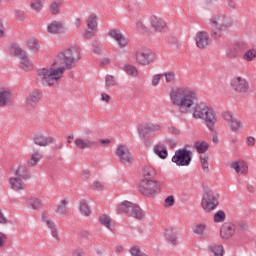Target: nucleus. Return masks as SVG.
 Returning a JSON list of instances; mask_svg holds the SVG:
<instances>
[{
	"label": "nucleus",
	"mask_w": 256,
	"mask_h": 256,
	"mask_svg": "<svg viewBox=\"0 0 256 256\" xmlns=\"http://www.w3.org/2000/svg\"><path fill=\"white\" fill-rule=\"evenodd\" d=\"M169 97L171 104L178 107L180 113L184 115L192 113L193 119H203L209 131H214L218 119L217 112L206 103L195 104L197 101L195 90L179 86L171 90Z\"/></svg>",
	"instance_id": "f257e3e1"
},
{
	"label": "nucleus",
	"mask_w": 256,
	"mask_h": 256,
	"mask_svg": "<svg viewBox=\"0 0 256 256\" xmlns=\"http://www.w3.org/2000/svg\"><path fill=\"white\" fill-rule=\"evenodd\" d=\"M81 60V48L79 46H72L63 52H60L56 57L53 65L60 67L65 65L66 69H71Z\"/></svg>",
	"instance_id": "f03ea898"
},
{
	"label": "nucleus",
	"mask_w": 256,
	"mask_h": 256,
	"mask_svg": "<svg viewBox=\"0 0 256 256\" xmlns=\"http://www.w3.org/2000/svg\"><path fill=\"white\" fill-rule=\"evenodd\" d=\"M63 73H65V68H40L37 71V75L42 82L43 85L47 87H53L57 81H59L63 77Z\"/></svg>",
	"instance_id": "7ed1b4c3"
},
{
	"label": "nucleus",
	"mask_w": 256,
	"mask_h": 256,
	"mask_svg": "<svg viewBox=\"0 0 256 256\" xmlns=\"http://www.w3.org/2000/svg\"><path fill=\"white\" fill-rule=\"evenodd\" d=\"M210 25H212L211 36L213 39H220L223 33L229 29L231 25V18L224 15H216L210 19Z\"/></svg>",
	"instance_id": "20e7f679"
},
{
	"label": "nucleus",
	"mask_w": 256,
	"mask_h": 256,
	"mask_svg": "<svg viewBox=\"0 0 256 256\" xmlns=\"http://www.w3.org/2000/svg\"><path fill=\"white\" fill-rule=\"evenodd\" d=\"M139 191L146 197L157 195L161 191V183L157 180L143 179L139 183Z\"/></svg>",
	"instance_id": "39448f33"
},
{
	"label": "nucleus",
	"mask_w": 256,
	"mask_h": 256,
	"mask_svg": "<svg viewBox=\"0 0 256 256\" xmlns=\"http://www.w3.org/2000/svg\"><path fill=\"white\" fill-rule=\"evenodd\" d=\"M193 160V152L185 148L175 151L172 157V163H175L178 167H189L191 161Z\"/></svg>",
	"instance_id": "423d86ee"
},
{
	"label": "nucleus",
	"mask_w": 256,
	"mask_h": 256,
	"mask_svg": "<svg viewBox=\"0 0 256 256\" xmlns=\"http://www.w3.org/2000/svg\"><path fill=\"white\" fill-rule=\"evenodd\" d=\"M118 209L120 213H125L130 217H134V219H143V211L137 204L124 201L119 205Z\"/></svg>",
	"instance_id": "0eeeda50"
},
{
	"label": "nucleus",
	"mask_w": 256,
	"mask_h": 256,
	"mask_svg": "<svg viewBox=\"0 0 256 256\" xmlns=\"http://www.w3.org/2000/svg\"><path fill=\"white\" fill-rule=\"evenodd\" d=\"M136 61L139 65H151L155 61V54L148 47H141L136 51Z\"/></svg>",
	"instance_id": "6e6552de"
},
{
	"label": "nucleus",
	"mask_w": 256,
	"mask_h": 256,
	"mask_svg": "<svg viewBox=\"0 0 256 256\" xmlns=\"http://www.w3.org/2000/svg\"><path fill=\"white\" fill-rule=\"evenodd\" d=\"M159 131H161L159 124L142 125L138 129L139 137L144 143L147 142L148 139L155 137V134L159 133Z\"/></svg>",
	"instance_id": "1a4fd4ad"
},
{
	"label": "nucleus",
	"mask_w": 256,
	"mask_h": 256,
	"mask_svg": "<svg viewBox=\"0 0 256 256\" xmlns=\"http://www.w3.org/2000/svg\"><path fill=\"white\" fill-rule=\"evenodd\" d=\"M201 205L205 213H212L219 206V199L213 192H206L202 198Z\"/></svg>",
	"instance_id": "9d476101"
},
{
	"label": "nucleus",
	"mask_w": 256,
	"mask_h": 256,
	"mask_svg": "<svg viewBox=\"0 0 256 256\" xmlns=\"http://www.w3.org/2000/svg\"><path fill=\"white\" fill-rule=\"evenodd\" d=\"M230 87L235 93H239L240 95L249 93V81H247L243 76H234L231 79Z\"/></svg>",
	"instance_id": "9b49d317"
},
{
	"label": "nucleus",
	"mask_w": 256,
	"mask_h": 256,
	"mask_svg": "<svg viewBox=\"0 0 256 256\" xmlns=\"http://www.w3.org/2000/svg\"><path fill=\"white\" fill-rule=\"evenodd\" d=\"M116 156L118 157L120 163H123V165L133 163V155H131V151H129V147L126 145L119 144L116 147Z\"/></svg>",
	"instance_id": "f8f14e48"
},
{
	"label": "nucleus",
	"mask_w": 256,
	"mask_h": 256,
	"mask_svg": "<svg viewBox=\"0 0 256 256\" xmlns=\"http://www.w3.org/2000/svg\"><path fill=\"white\" fill-rule=\"evenodd\" d=\"M11 53H12V55H15L16 57H19L20 65H21L22 69H25L26 71L33 69V65L31 64L29 57H27V54H25L23 52L21 47L13 46L11 49Z\"/></svg>",
	"instance_id": "ddd939ff"
},
{
	"label": "nucleus",
	"mask_w": 256,
	"mask_h": 256,
	"mask_svg": "<svg viewBox=\"0 0 256 256\" xmlns=\"http://www.w3.org/2000/svg\"><path fill=\"white\" fill-rule=\"evenodd\" d=\"M235 233H237V224L233 222H225L220 229V237L226 241L235 237Z\"/></svg>",
	"instance_id": "4468645a"
},
{
	"label": "nucleus",
	"mask_w": 256,
	"mask_h": 256,
	"mask_svg": "<svg viewBox=\"0 0 256 256\" xmlns=\"http://www.w3.org/2000/svg\"><path fill=\"white\" fill-rule=\"evenodd\" d=\"M109 36L114 39L115 42L118 43L119 47H121V49H125V47H127V45H129V40L124 37V35L121 33V31L117 30V29H112L109 31Z\"/></svg>",
	"instance_id": "2eb2a0df"
},
{
	"label": "nucleus",
	"mask_w": 256,
	"mask_h": 256,
	"mask_svg": "<svg viewBox=\"0 0 256 256\" xmlns=\"http://www.w3.org/2000/svg\"><path fill=\"white\" fill-rule=\"evenodd\" d=\"M231 168L235 171L236 175L245 176L249 173V165L244 160H238L231 163Z\"/></svg>",
	"instance_id": "dca6fc26"
},
{
	"label": "nucleus",
	"mask_w": 256,
	"mask_h": 256,
	"mask_svg": "<svg viewBox=\"0 0 256 256\" xmlns=\"http://www.w3.org/2000/svg\"><path fill=\"white\" fill-rule=\"evenodd\" d=\"M209 43H211V39L207 32L200 31L196 34V47L198 49H206V47H209Z\"/></svg>",
	"instance_id": "f3484780"
},
{
	"label": "nucleus",
	"mask_w": 256,
	"mask_h": 256,
	"mask_svg": "<svg viewBox=\"0 0 256 256\" xmlns=\"http://www.w3.org/2000/svg\"><path fill=\"white\" fill-rule=\"evenodd\" d=\"M74 143L77 149H93L98 145L97 141L91 138H76Z\"/></svg>",
	"instance_id": "a211bd4d"
},
{
	"label": "nucleus",
	"mask_w": 256,
	"mask_h": 256,
	"mask_svg": "<svg viewBox=\"0 0 256 256\" xmlns=\"http://www.w3.org/2000/svg\"><path fill=\"white\" fill-rule=\"evenodd\" d=\"M23 178H19L17 176L10 177L9 184L13 191H16L17 193H21V191H25L26 184L22 180Z\"/></svg>",
	"instance_id": "6ab92c4d"
},
{
	"label": "nucleus",
	"mask_w": 256,
	"mask_h": 256,
	"mask_svg": "<svg viewBox=\"0 0 256 256\" xmlns=\"http://www.w3.org/2000/svg\"><path fill=\"white\" fill-rule=\"evenodd\" d=\"M241 53H243V44L241 43L234 44L226 50L228 59H237Z\"/></svg>",
	"instance_id": "aec40b11"
},
{
	"label": "nucleus",
	"mask_w": 256,
	"mask_h": 256,
	"mask_svg": "<svg viewBox=\"0 0 256 256\" xmlns=\"http://www.w3.org/2000/svg\"><path fill=\"white\" fill-rule=\"evenodd\" d=\"M150 24L151 27H153L154 31H156V33H161V31L167 30V24L165 23V21H163V19L159 17L152 16L150 18Z\"/></svg>",
	"instance_id": "412c9836"
},
{
	"label": "nucleus",
	"mask_w": 256,
	"mask_h": 256,
	"mask_svg": "<svg viewBox=\"0 0 256 256\" xmlns=\"http://www.w3.org/2000/svg\"><path fill=\"white\" fill-rule=\"evenodd\" d=\"M40 99H41V92L39 91L31 92L25 101V105L27 109H33V107H35V105L39 103Z\"/></svg>",
	"instance_id": "4be33fe9"
},
{
	"label": "nucleus",
	"mask_w": 256,
	"mask_h": 256,
	"mask_svg": "<svg viewBox=\"0 0 256 256\" xmlns=\"http://www.w3.org/2000/svg\"><path fill=\"white\" fill-rule=\"evenodd\" d=\"M55 142V138L52 136H43L38 134L34 137V143L39 145L40 147H47V145H51Z\"/></svg>",
	"instance_id": "5701e85b"
},
{
	"label": "nucleus",
	"mask_w": 256,
	"mask_h": 256,
	"mask_svg": "<svg viewBox=\"0 0 256 256\" xmlns=\"http://www.w3.org/2000/svg\"><path fill=\"white\" fill-rule=\"evenodd\" d=\"M153 153L159 157V159H167L169 157V152L167 151V147L164 146V144H156L153 147Z\"/></svg>",
	"instance_id": "b1692460"
},
{
	"label": "nucleus",
	"mask_w": 256,
	"mask_h": 256,
	"mask_svg": "<svg viewBox=\"0 0 256 256\" xmlns=\"http://www.w3.org/2000/svg\"><path fill=\"white\" fill-rule=\"evenodd\" d=\"M43 221L46 223L47 227L50 229L51 235L53 239H56V241H59V232L57 231V226L55 225V222L51 221L47 216H43Z\"/></svg>",
	"instance_id": "393cba45"
},
{
	"label": "nucleus",
	"mask_w": 256,
	"mask_h": 256,
	"mask_svg": "<svg viewBox=\"0 0 256 256\" xmlns=\"http://www.w3.org/2000/svg\"><path fill=\"white\" fill-rule=\"evenodd\" d=\"M13 99V94L7 90H0V107L9 105Z\"/></svg>",
	"instance_id": "a878e982"
},
{
	"label": "nucleus",
	"mask_w": 256,
	"mask_h": 256,
	"mask_svg": "<svg viewBox=\"0 0 256 256\" xmlns=\"http://www.w3.org/2000/svg\"><path fill=\"white\" fill-rule=\"evenodd\" d=\"M48 33H63L65 31V25L62 22H52L47 27Z\"/></svg>",
	"instance_id": "bb28decb"
},
{
	"label": "nucleus",
	"mask_w": 256,
	"mask_h": 256,
	"mask_svg": "<svg viewBox=\"0 0 256 256\" xmlns=\"http://www.w3.org/2000/svg\"><path fill=\"white\" fill-rule=\"evenodd\" d=\"M206 229H207V224L205 223H198L192 227V231L194 235H197V237H200V239H203V237H205Z\"/></svg>",
	"instance_id": "cd10ccee"
},
{
	"label": "nucleus",
	"mask_w": 256,
	"mask_h": 256,
	"mask_svg": "<svg viewBox=\"0 0 256 256\" xmlns=\"http://www.w3.org/2000/svg\"><path fill=\"white\" fill-rule=\"evenodd\" d=\"M67 205H69V200H61L56 209L57 215H59L60 217H65V215L69 213V208H67Z\"/></svg>",
	"instance_id": "c85d7f7f"
},
{
	"label": "nucleus",
	"mask_w": 256,
	"mask_h": 256,
	"mask_svg": "<svg viewBox=\"0 0 256 256\" xmlns=\"http://www.w3.org/2000/svg\"><path fill=\"white\" fill-rule=\"evenodd\" d=\"M193 148L200 154L207 153L209 151V143L207 141L197 140L194 142Z\"/></svg>",
	"instance_id": "c756f323"
},
{
	"label": "nucleus",
	"mask_w": 256,
	"mask_h": 256,
	"mask_svg": "<svg viewBox=\"0 0 256 256\" xmlns=\"http://www.w3.org/2000/svg\"><path fill=\"white\" fill-rule=\"evenodd\" d=\"M242 59L246 61V63H253V61H256V48L246 50L242 56Z\"/></svg>",
	"instance_id": "7c9ffc66"
},
{
	"label": "nucleus",
	"mask_w": 256,
	"mask_h": 256,
	"mask_svg": "<svg viewBox=\"0 0 256 256\" xmlns=\"http://www.w3.org/2000/svg\"><path fill=\"white\" fill-rule=\"evenodd\" d=\"M228 125L233 133H238V131H241L243 128V122L237 118H234L232 121H230Z\"/></svg>",
	"instance_id": "2f4dec72"
},
{
	"label": "nucleus",
	"mask_w": 256,
	"mask_h": 256,
	"mask_svg": "<svg viewBox=\"0 0 256 256\" xmlns=\"http://www.w3.org/2000/svg\"><path fill=\"white\" fill-rule=\"evenodd\" d=\"M165 237L171 245H176L177 244V232L173 230L172 228H169L168 230L165 231Z\"/></svg>",
	"instance_id": "473e14b6"
},
{
	"label": "nucleus",
	"mask_w": 256,
	"mask_h": 256,
	"mask_svg": "<svg viewBox=\"0 0 256 256\" xmlns=\"http://www.w3.org/2000/svg\"><path fill=\"white\" fill-rule=\"evenodd\" d=\"M209 250L214 256H223V253H225V249L221 244H212L210 245Z\"/></svg>",
	"instance_id": "72a5a7b5"
},
{
	"label": "nucleus",
	"mask_w": 256,
	"mask_h": 256,
	"mask_svg": "<svg viewBox=\"0 0 256 256\" xmlns=\"http://www.w3.org/2000/svg\"><path fill=\"white\" fill-rule=\"evenodd\" d=\"M123 71H125V73H127V75H129L130 77H137V75H139V71L137 70V68L130 64L124 65Z\"/></svg>",
	"instance_id": "f704fd0d"
},
{
	"label": "nucleus",
	"mask_w": 256,
	"mask_h": 256,
	"mask_svg": "<svg viewBox=\"0 0 256 256\" xmlns=\"http://www.w3.org/2000/svg\"><path fill=\"white\" fill-rule=\"evenodd\" d=\"M41 159H43V154L38 151H34L31 158L28 160V165H30V167H34V165H36Z\"/></svg>",
	"instance_id": "c9c22d12"
},
{
	"label": "nucleus",
	"mask_w": 256,
	"mask_h": 256,
	"mask_svg": "<svg viewBox=\"0 0 256 256\" xmlns=\"http://www.w3.org/2000/svg\"><path fill=\"white\" fill-rule=\"evenodd\" d=\"M100 223L104 225V227H107V229H110V231H113V228L115 227L113 221L107 215H104L100 218Z\"/></svg>",
	"instance_id": "e433bc0d"
},
{
	"label": "nucleus",
	"mask_w": 256,
	"mask_h": 256,
	"mask_svg": "<svg viewBox=\"0 0 256 256\" xmlns=\"http://www.w3.org/2000/svg\"><path fill=\"white\" fill-rule=\"evenodd\" d=\"M15 177H19L20 179H29V173L27 172V167L20 166L15 172Z\"/></svg>",
	"instance_id": "4c0bfd02"
},
{
	"label": "nucleus",
	"mask_w": 256,
	"mask_h": 256,
	"mask_svg": "<svg viewBox=\"0 0 256 256\" xmlns=\"http://www.w3.org/2000/svg\"><path fill=\"white\" fill-rule=\"evenodd\" d=\"M86 25L88 29H96L97 30V16L96 14H92L88 17L86 21Z\"/></svg>",
	"instance_id": "58836bf2"
},
{
	"label": "nucleus",
	"mask_w": 256,
	"mask_h": 256,
	"mask_svg": "<svg viewBox=\"0 0 256 256\" xmlns=\"http://www.w3.org/2000/svg\"><path fill=\"white\" fill-rule=\"evenodd\" d=\"M227 219V215L225 214V211L219 210L214 214L213 221L214 223H223Z\"/></svg>",
	"instance_id": "ea45409f"
},
{
	"label": "nucleus",
	"mask_w": 256,
	"mask_h": 256,
	"mask_svg": "<svg viewBox=\"0 0 256 256\" xmlns=\"http://www.w3.org/2000/svg\"><path fill=\"white\" fill-rule=\"evenodd\" d=\"M143 176L153 179V177H157V170L151 166L145 167L143 169Z\"/></svg>",
	"instance_id": "a19ab883"
},
{
	"label": "nucleus",
	"mask_w": 256,
	"mask_h": 256,
	"mask_svg": "<svg viewBox=\"0 0 256 256\" xmlns=\"http://www.w3.org/2000/svg\"><path fill=\"white\" fill-rule=\"evenodd\" d=\"M30 7L33 11L39 13L43 9V0H31Z\"/></svg>",
	"instance_id": "79ce46f5"
},
{
	"label": "nucleus",
	"mask_w": 256,
	"mask_h": 256,
	"mask_svg": "<svg viewBox=\"0 0 256 256\" xmlns=\"http://www.w3.org/2000/svg\"><path fill=\"white\" fill-rule=\"evenodd\" d=\"M200 163H201L203 171L205 173H209V156L201 155L200 156Z\"/></svg>",
	"instance_id": "37998d69"
},
{
	"label": "nucleus",
	"mask_w": 256,
	"mask_h": 256,
	"mask_svg": "<svg viewBox=\"0 0 256 256\" xmlns=\"http://www.w3.org/2000/svg\"><path fill=\"white\" fill-rule=\"evenodd\" d=\"M115 85H117V81L115 80V77L112 75H106L105 77L106 89H111L112 87H115Z\"/></svg>",
	"instance_id": "c03bdc74"
},
{
	"label": "nucleus",
	"mask_w": 256,
	"mask_h": 256,
	"mask_svg": "<svg viewBox=\"0 0 256 256\" xmlns=\"http://www.w3.org/2000/svg\"><path fill=\"white\" fill-rule=\"evenodd\" d=\"M28 49L32 51V53H37L39 51V42L35 39H31L28 41Z\"/></svg>",
	"instance_id": "a18cd8bd"
},
{
	"label": "nucleus",
	"mask_w": 256,
	"mask_h": 256,
	"mask_svg": "<svg viewBox=\"0 0 256 256\" xmlns=\"http://www.w3.org/2000/svg\"><path fill=\"white\" fill-rule=\"evenodd\" d=\"M80 213L84 215L85 217H89L91 215V210L89 209V206L85 201H82L80 203Z\"/></svg>",
	"instance_id": "49530a36"
},
{
	"label": "nucleus",
	"mask_w": 256,
	"mask_h": 256,
	"mask_svg": "<svg viewBox=\"0 0 256 256\" xmlns=\"http://www.w3.org/2000/svg\"><path fill=\"white\" fill-rule=\"evenodd\" d=\"M92 51L95 53V55H101V53H103V46L97 42V40H94L92 42Z\"/></svg>",
	"instance_id": "de8ad7c7"
},
{
	"label": "nucleus",
	"mask_w": 256,
	"mask_h": 256,
	"mask_svg": "<svg viewBox=\"0 0 256 256\" xmlns=\"http://www.w3.org/2000/svg\"><path fill=\"white\" fill-rule=\"evenodd\" d=\"M28 205L32 208V209H39L41 207V199L39 198H30L28 201Z\"/></svg>",
	"instance_id": "09e8293b"
},
{
	"label": "nucleus",
	"mask_w": 256,
	"mask_h": 256,
	"mask_svg": "<svg viewBox=\"0 0 256 256\" xmlns=\"http://www.w3.org/2000/svg\"><path fill=\"white\" fill-rule=\"evenodd\" d=\"M61 5H63L61 1L52 2V4L50 5V12L52 13V15H57V13H59Z\"/></svg>",
	"instance_id": "8fccbe9b"
},
{
	"label": "nucleus",
	"mask_w": 256,
	"mask_h": 256,
	"mask_svg": "<svg viewBox=\"0 0 256 256\" xmlns=\"http://www.w3.org/2000/svg\"><path fill=\"white\" fill-rule=\"evenodd\" d=\"M161 79H163V74H154L151 78L152 87H159Z\"/></svg>",
	"instance_id": "3c124183"
},
{
	"label": "nucleus",
	"mask_w": 256,
	"mask_h": 256,
	"mask_svg": "<svg viewBox=\"0 0 256 256\" xmlns=\"http://www.w3.org/2000/svg\"><path fill=\"white\" fill-rule=\"evenodd\" d=\"M130 255L131 256H147L144 252L141 251L139 246H134L130 249Z\"/></svg>",
	"instance_id": "603ef678"
},
{
	"label": "nucleus",
	"mask_w": 256,
	"mask_h": 256,
	"mask_svg": "<svg viewBox=\"0 0 256 256\" xmlns=\"http://www.w3.org/2000/svg\"><path fill=\"white\" fill-rule=\"evenodd\" d=\"M162 75L165 77L166 83H173L175 81V72H165Z\"/></svg>",
	"instance_id": "864d4df0"
},
{
	"label": "nucleus",
	"mask_w": 256,
	"mask_h": 256,
	"mask_svg": "<svg viewBox=\"0 0 256 256\" xmlns=\"http://www.w3.org/2000/svg\"><path fill=\"white\" fill-rule=\"evenodd\" d=\"M234 224L237 225V231H247V229H249V224L245 221H240Z\"/></svg>",
	"instance_id": "5fc2aeb1"
},
{
	"label": "nucleus",
	"mask_w": 256,
	"mask_h": 256,
	"mask_svg": "<svg viewBox=\"0 0 256 256\" xmlns=\"http://www.w3.org/2000/svg\"><path fill=\"white\" fill-rule=\"evenodd\" d=\"M222 118L229 124L235 117L233 116V113L226 111L222 113Z\"/></svg>",
	"instance_id": "6e6d98bb"
},
{
	"label": "nucleus",
	"mask_w": 256,
	"mask_h": 256,
	"mask_svg": "<svg viewBox=\"0 0 256 256\" xmlns=\"http://www.w3.org/2000/svg\"><path fill=\"white\" fill-rule=\"evenodd\" d=\"M92 189H94V191H103V189H105V186H103L101 182L95 181L92 185Z\"/></svg>",
	"instance_id": "4d7b16f0"
},
{
	"label": "nucleus",
	"mask_w": 256,
	"mask_h": 256,
	"mask_svg": "<svg viewBox=\"0 0 256 256\" xmlns=\"http://www.w3.org/2000/svg\"><path fill=\"white\" fill-rule=\"evenodd\" d=\"M175 205V198L173 196H168L165 199V207H173Z\"/></svg>",
	"instance_id": "13d9d810"
},
{
	"label": "nucleus",
	"mask_w": 256,
	"mask_h": 256,
	"mask_svg": "<svg viewBox=\"0 0 256 256\" xmlns=\"http://www.w3.org/2000/svg\"><path fill=\"white\" fill-rule=\"evenodd\" d=\"M95 31L97 30L96 29L85 30L83 35L86 39H90V37H93L95 35Z\"/></svg>",
	"instance_id": "bf43d9fd"
},
{
	"label": "nucleus",
	"mask_w": 256,
	"mask_h": 256,
	"mask_svg": "<svg viewBox=\"0 0 256 256\" xmlns=\"http://www.w3.org/2000/svg\"><path fill=\"white\" fill-rule=\"evenodd\" d=\"M15 15L19 21H23L25 19V12H23V10H15Z\"/></svg>",
	"instance_id": "052dcab7"
},
{
	"label": "nucleus",
	"mask_w": 256,
	"mask_h": 256,
	"mask_svg": "<svg viewBox=\"0 0 256 256\" xmlns=\"http://www.w3.org/2000/svg\"><path fill=\"white\" fill-rule=\"evenodd\" d=\"M136 29H138V31H147V27H145L141 21H136Z\"/></svg>",
	"instance_id": "680f3d73"
},
{
	"label": "nucleus",
	"mask_w": 256,
	"mask_h": 256,
	"mask_svg": "<svg viewBox=\"0 0 256 256\" xmlns=\"http://www.w3.org/2000/svg\"><path fill=\"white\" fill-rule=\"evenodd\" d=\"M246 145H247V147H254V145H255V138L249 136L246 139Z\"/></svg>",
	"instance_id": "e2e57ef3"
},
{
	"label": "nucleus",
	"mask_w": 256,
	"mask_h": 256,
	"mask_svg": "<svg viewBox=\"0 0 256 256\" xmlns=\"http://www.w3.org/2000/svg\"><path fill=\"white\" fill-rule=\"evenodd\" d=\"M0 223L1 225H7V218L5 217V214H3V211L0 209Z\"/></svg>",
	"instance_id": "0e129e2a"
},
{
	"label": "nucleus",
	"mask_w": 256,
	"mask_h": 256,
	"mask_svg": "<svg viewBox=\"0 0 256 256\" xmlns=\"http://www.w3.org/2000/svg\"><path fill=\"white\" fill-rule=\"evenodd\" d=\"M5 241H7V235L1 233L0 234V248L5 245Z\"/></svg>",
	"instance_id": "69168bd1"
},
{
	"label": "nucleus",
	"mask_w": 256,
	"mask_h": 256,
	"mask_svg": "<svg viewBox=\"0 0 256 256\" xmlns=\"http://www.w3.org/2000/svg\"><path fill=\"white\" fill-rule=\"evenodd\" d=\"M228 7H230V9H235V7H237V1L228 0Z\"/></svg>",
	"instance_id": "338daca9"
},
{
	"label": "nucleus",
	"mask_w": 256,
	"mask_h": 256,
	"mask_svg": "<svg viewBox=\"0 0 256 256\" xmlns=\"http://www.w3.org/2000/svg\"><path fill=\"white\" fill-rule=\"evenodd\" d=\"M101 99H102V101L109 103V101H111V96H109V94H102Z\"/></svg>",
	"instance_id": "774afa93"
}]
</instances>
